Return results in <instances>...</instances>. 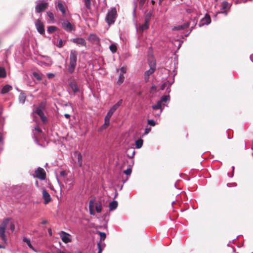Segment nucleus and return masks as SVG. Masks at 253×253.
Listing matches in <instances>:
<instances>
[{
	"instance_id": "1",
	"label": "nucleus",
	"mask_w": 253,
	"mask_h": 253,
	"mask_svg": "<svg viewBox=\"0 0 253 253\" xmlns=\"http://www.w3.org/2000/svg\"><path fill=\"white\" fill-rule=\"evenodd\" d=\"M78 52L75 50H71L69 56V64L67 70L70 74L74 72L77 62L78 59Z\"/></svg>"
},
{
	"instance_id": "2",
	"label": "nucleus",
	"mask_w": 253,
	"mask_h": 253,
	"mask_svg": "<svg viewBox=\"0 0 253 253\" xmlns=\"http://www.w3.org/2000/svg\"><path fill=\"white\" fill-rule=\"evenodd\" d=\"M169 100L170 97L169 95H164L161 97V99L157 102L156 104L152 105V108L154 110L158 109L160 110V113L158 114V116L162 112L165 106V103L169 101Z\"/></svg>"
},
{
	"instance_id": "3",
	"label": "nucleus",
	"mask_w": 253,
	"mask_h": 253,
	"mask_svg": "<svg viewBox=\"0 0 253 253\" xmlns=\"http://www.w3.org/2000/svg\"><path fill=\"white\" fill-rule=\"evenodd\" d=\"M117 17V10L115 7H113L109 10L106 17L105 21L109 26L114 24Z\"/></svg>"
},
{
	"instance_id": "4",
	"label": "nucleus",
	"mask_w": 253,
	"mask_h": 253,
	"mask_svg": "<svg viewBox=\"0 0 253 253\" xmlns=\"http://www.w3.org/2000/svg\"><path fill=\"white\" fill-rule=\"evenodd\" d=\"M45 108V104L43 102L40 103L39 106L36 108V110L34 111V112L36 113L39 116L41 120L43 123H45L47 122V118L44 115L43 111Z\"/></svg>"
},
{
	"instance_id": "5",
	"label": "nucleus",
	"mask_w": 253,
	"mask_h": 253,
	"mask_svg": "<svg viewBox=\"0 0 253 253\" xmlns=\"http://www.w3.org/2000/svg\"><path fill=\"white\" fill-rule=\"evenodd\" d=\"M9 218H5L0 226V238L5 243H6V238L5 235V228L8 224Z\"/></svg>"
},
{
	"instance_id": "6",
	"label": "nucleus",
	"mask_w": 253,
	"mask_h": 253,
	"mask_svg": "<svg viewBox=\"0 0 253 253\" xmlns=\"http://www.w3.org/2000/svg\"><path fill=\"white\" fill-rule=\"evenodd\" d=\"M61 23L62 28L67 32L75 30V27L68 20L61 19Z\"/></svg>"
},
{
	"instance_id": "7",
	"label": "nucleus",
	"mask_w": 253,
	"mask_h": 253,
	"mask_svg": "<svg viewBox=\"0 0 253 253\" xmlns=\"http://www.w3.org/2000/svg\"><path fill=\"white\" fill-rule=\"evenodd\" d=\"M122 102H123V100L120 99L117 103H116L115 104H114L110 108V109L109 110L107 115L105 116V118H106L107 120H108V119H110L113 114L121 105V104H122Z\"/></svg>"
},
{
	"instance_id": "8",
	"label": "nucleus",
	"mask_w": 253,
	"mask_h": 253,
	"mask_svg": "<svg viewBox=\"0 0 253 253\" xmlns=\"http://www.w3.org/2000/svg\"><path fill=\"white\" fill-rule=\"evenodd\" d=\"M35 174H36L35 176L41 180H44L45 178V177H46L45 172L44 170L41 167L38 168L35 170Z\"/></svg>"
},
{
	"instance_id": "9",
	"label": "nucleus",
	"mask_w": 253,
	"mask_h": 253,
	"mask_svg": "<svg viewBox=\"0 0 253 253\" xmlns=\"http://www.w3.org/2000/svg\"><path fill=\"white\" fill-rule=\"evenodd\" d=\"M58 234L64 243H68L71 242V239H70L71 235L63 231H61Z\"/></svg>"
},
{
	"instance_id": "10",
	"label": "nucleus",
	"mask_w": 253,
	"mask_h": 253,
	"mask_svg": "<svg viewBox=\"0 0 253 253\" xmlns=\"http://www.w3.org/2000/svg\"><path fill=\"white\" fill-rule=\"evenodd\" d=\"M35 26L37 31L40 34L42 35L44 34L45 30L44 25L40 20L38 19L35 21Z\"/></svg>"
},
{
	"instance_id": "11",
	"label": "nucleus",
	"mask_w": 253,
	"mask_h": 253,
	"mask_svg": "<svg viewBox=\"0 0 253 253\" xmlns=\"http://www.w3.org/2000/svg\"><path fill=\"white\" fill-rule=\"evenodd\" d=\"M150 69L145 72L144 76L146 80H148L149 76L151 75L154 71L155 68V63L153 62H149Z\"/></svg>"
},
{
	"instance_id": "12",
	"label": "nucleus",
	"mask_w": 253,
	"mask_h": 253,
	"mask_svg": "<svg viewBox=\"0 0 253 253\" xmlns=\"http://www.w3.org/2000/svg\"><path fill=\"white\" fill-rule=\"evenodd\" d=\"M48 6L47 2H42L37 4L35 7V10L37 12H41L44 11Z\"/></svg>"
},
{
	"instance_id": "13",
	"label": "nucleus",
	"mask_w": 253,
	"mask_h": 253,
	"mask_svg": "<svg viewBox=\"0 0 253 253\" xmlns=\"http://www.w3.org/2000/svg\"><path fill=\"white\" fill-rule=\"evenodd\" d=\"M72 41L77 45L85 46L86 42L85 40L82 38H76L72 40Z\"/></svg>"
},
{
	"instance_id": "14",
	"label": "nucleus",
	"mask_w": 253,
	"mask_h": 253,
	"mask_svg": "<svg viewBox=\"0 0 253 253\" xmlns=\"http://www.w3.org/2000/svg\"><path fill=\"white\" fill-rule=\"evenodd\" d=\"M211 22V17L208 14H206L205 16L201 19L200 21L199 26L201 27L204 25H208Z\"/></svg>"
},
{
	"instance_id": "15",
	"label": "nucleus",
	"mask_w": 253,
	"mask_h": 253,
	"mask_svg": "<svg viewBox=\"0 0 253 253\" xmlns=\"http://www.w3.org/2000/svg\"><path fill=\"white\" fill-rule=\"evenodd\" d=\"M42 197L45 204H47L51 201V198L49 194L46 190H42Z\"/></svg>"
},
{
	"instance_id": "16",
	"label": "nucleus",
	"mask_w": 253,
	"mask_h": 253,
	"mask_svg": "<svg viewBox=\"0 0 253 253\" xmlns=\"http://www.w3.org/2000/svg\"><path fill=\"white\" fill-rule=\"evenodd\" d=\"M88 40L95 44L99 43V39L95 34H90L88 37Z\"/></svg>"
},
{
	"instance_id": "17",
	"label": "nucleus",
	"mask_w": 253,
	"mask_h": 253,
	"mask_svg": "<svg viewBox=\"0 0 253 253\" xmlns=\"http://www.w3.org/2000/svg\"><path fill=\"white\" fill-rule=\"evenodd\" d=\"M94 200L91 199L89 202V213L92 215H95V211L94 210Z\"/></svg>"
},
{
	"instance_id": "18",
	"label": "nucleus",
	"mask_w": 253,
	"mask_h": 253,
	"mask_svg": "<svg viewBox=\"0 0 253 253\" xmlns=\"http://www.w3.org/2000/svg\"><path fill=\"white\" fill-rule=\"evenodd\" d=\"M57 7L59 10L62 12L63 15L66 14V7L61 1L57 3Z\"/></svg>"
},
{
	"instance_id": "19",
	"label": "nucleus",
	"mask_w": 253,
	"mask_h": 253,
	"mask_svg": "<svg viewBox=\"0 0 253 253\" xmlns=\"http://www.w3.org/2000/svg\"><path fill=\"white\" fill-rule=\"evenodd\" d=\"M23 241L27 244V245H28V246L29 247V248L30 249H31L32 250H33L35 252H36V253L38 252V251L36 250L33 247V246L32 245V244L31 243V241H30V240L29 239H28V238H27L26 237H24L23 239Z\"/></svg>"
},
{
	"instance_id": "20",
	"label": "nucleus",
	"mask_w": 253,
	"mask_h": 253,
	"mask_svg": "<svg viewBox=\"0 0 253 253\" xmlns=\"http://www.w3.org/2000/svg\"><path fill=\"white\" fill-rule=\"evenodd\" d=\"M74 155L75 156H77L78 164L80 167H82L83 165V157L82 154L77 151H75Z\"/></svg>"
},
{
	"instance_id": "21",
	"label": "nucleus",
	"mask_w": 253,
	"mask_h": 253,
	"mask_svg": "<svg viewBox=\"0 0 253 253\" xmlns=\"http://www.w3.org/2000/svg\"><path fill=\"white\" fill-rule=\"evenodd\" d=\"M149 22H145L143 24H141L139 27V30L140 32H143L144 30H147L149 28Z\"/></svg>"
},
{
	"instance_id": "22",
	"label": "nucleus",
	"mask_w": 253,
	"mask_h": 253,
	"mask_svg": "<svg viewBox=\"0 0 253 253\" xmlns=\"http://www.w3.org/2000/svg\"><path fill=\"white\" fill-rule=\"evenodd\" d=\"M12 89V86L9 84L4 85L1 90L2 94H5Z\"/></svg>"
},
{
	"instance_id": "23",
	"label": "nucleus",
	"mask_w": 253,
	"mask_h": 253,
	"mask_svg": "<svg viewBox=\"0 0 253 253\" xmlns=\"http://www.w3.org/2000/svg\"><path fill=\"white\" fill-rule=\"evenodd\" d=\"M118 207V202L117 201H113L111 202L109 205V210L113 211L116 209Z\"/></svg>"
},
{
	"instance_id": "24",
	"label": "nucleus",
	"mask_w": 253,
	"mask_h": 253,
	"mask_svg": "<svg viewBox=\"0 0 253 253\" xmlns=\"http://www.w3.org/2000/svg\"><path fill=\"white\" fill-rule=\"evenodd\" d=\"M70 86L71 87L72 90L75 93L79 91L78 87L75 82H71L70 83Z\"/></svg>"
},
{
	"instance_id": "25",
	"label": "nucleus",
	"mask_w": 253,
	"mask_h": 253,
	"mask_svg": "<svg viewBox=\"0 0 253 253\" xmlns=\"http://www.w3.org/2000/svg\"><path fill=\"white\" fill-rule=\"evenodd\" d=\"M189 26V23H187L183 25L177 26L174 27L172 29L173 30H180L187 28Z\"/></svg>"
},
{
	"instance_id": "26",
	"label": "nucleus",
	"mask_w": 253,
	"mask_h": 253,
	"mask_svg": "<svg viewBox=\"0 0 253 253\" xmlns=\"http://www.w3.org/2000/svg\"><path fill=\"white\" fill-rule=\"evenodd\" d=\"M143 145V140L142 139H139L135 141L136 148L139 149L142 147Z\"/></svg>"
},
{
	"instance_id": "27",
	"label": "nucleus",
	"mask_w": 253,
	"mask_h": 253,
	"mask_svg": "<svg viewBox=\"0 0 253 253\" xmlns=\"http://www.w3.org/2000/svg\"><path fill=\"white\" fill-rule=\"evenodd\" d=\"M32 75L34 78H36L38 81H41L42 79L41 74L38 72H34Z\"/></svg>"
},
{
	"instance_id": "28",
	"label": "nucleus",
	"mask_w": 253,
	"mask_h": 253,
	"mask_svg": "<svg viewBox=\"0 0 253 253\" xmlns=\"http://www.w3.org/2000/svg\"><path fill=\"white\" fill-rule=\"evenodd\" d=\"M152 13H152V11H150L147 13H146V14L145 16V21L146 22H150L151 17L152 15Z\"/></svg>"
},
{
	"instance_id": "29",
	"label": "nucleus",
	"mask_w": 253,
	"mask_h": 253,
	"mask_svg": "<svg viewBox=\"0 0 253 253\" xmlns=\"http://www.w3.org/2000/svg\"><path fill=\"white\" fill-rule=\"evenodd\" d=\"M25 99H26V96L25 95L24 93H20L19 96V102L22 103V104H23L25 101Z\"/></svg>"
},
{
	"instance_id": "30",
	"label": "nucleus",
	"mask_w": 253,
	"mask_h": 253,
	"mask_svg": "<svg viewBox=\"0 0 253 253\" xmlns=\"http://www.w3.org/2000/svg\"><path fill=\"white\" fill-rule=\"evenodd\" d=\"M124 79H125L124 76L122 74H120L118 80L117 81V84L119 85L121 84L124 82Z\"/></svg>"
},
{
	"instance_id": "31",
	"label": "nucleus",
	"mask_w": 253,
	"mask_h": 253,
	"mask_svg": "<svg viewBox=\"0 0 253 253\" xmlns=\"http://www.w3.org/2000/svg\"><path fill=\"white\" fill-rule=\"evenodd\" d=\"M6 76V71L4 68L0 67V78H4Z\"/></svg>"
},
{
	"instance_id": "32",
	"label": "nucleus",
	"mask_w": 253,
	"mask_h": 253,
	"mask_svg": "<svg viewBox=\"0 0 253 253\" xmlns=\"http://www.w3.org/2000/svg\"><path fill=\"white\" fill-rule=\"evenodd\" d=\"M135 155V151L133 149L128 150L127 156L129 158H133Z\"/></svg>"
},
{
	"instance_id": "33",
	"label": "nucleus",
	"mask_w": 253,
	"mask_h": 253,
	"mask_svg": "<svg viewBox=\"0 0 253 253\" xmlns=\"http://www.w3.org/2000/svg\"><path fill=\"white\" fill-rule=\"evenodd\" d=\"M104 121H105L104 124L101 126L102 129L106 128L110 124V119H108V120H107L106 118L105 117Z\"/></svg>"
},
{
	"instance_id": "34",
	"label": "nucleus",
	"mask_w": 253,
	"mask_h": 253,
	"mask_svg": "<svg viewBox=\"0 0 253 253\" xmlns=\"http://www.w3.org/2000/svg\"><path fill=\"white\" fill-rule=\"evenodd\" d=\"M56 29H57V28L55 26H49L47 28V32L49 33H52L54 32L55 31H56Z\"/></svg>"
},
{
	"instance_id": "35",
	"label": "nucleus",
	"mask_w": 253,
	"mask_h": 253,
	"mask_svg": "<svg viewBox=\"0 0 253 253\" xmlns=\"http://www.w3.org/2000/svg\"><path fill=\"white\" fill-rule=\"evenodd\" d=\"M171 84L172 83H170L169 81L165 82L162 84L161 86V89L163 90L167 86L169 87L171 85Z\"/></svg>"
},
{
	"instance_id": "36",
	"label": "nucleus",
	"mask_w": 253,
	"mask_h": 253,
	"mask_svg": "<svg viewBox=\"0 0 253 253\" xmlns=\"http://www.w3.org/2000/svg\"><path fill=\"white\" fill-rule=\"evenodd\" d=\"M109 48L112 53H115L117 51V46L115 44H111L109 46Z\"/></svg>"
},
{
	"instance_id": "37",
	"label": "nucleus",
	"mask_w": 253,
	"mask_h": 253,
	"mask_svg": "<svg viewBox=\"0 0 253 253\" xmlns=\"http://www.w3.org/2000/svg\"><path fill=\"white\" fill-rule=\"evenodd\" d=\"M95 210H96V212L98 213H100L101 212L102 207H101V204H96V205L95 206Z\"/></svg>"
},
{
	"instance_id": "38",
	"label": "nucleus",
	"mask_w": 253,
	"mask_h": 253,
	"mask_svg": "<svg viewBox=\"0 0 253 253\" xmlns=\"http://www.w3.org/2000/svg\"><path fill=\"white\" fill-rule=\"evenodd\" d=\"M84 5H85V7L87 9H89L90 8V5H91L90 0H84Z\"/></svg>"
},
{
	"instance_id": "39",
	"label": "nucleus",
	"mask_w": 253,
	"mask_h": 253,
	"mask_svg": "<svg viewBox=\"0 0 253 253\" xmlns=\"http://www.w3.org/2000/svg\"><path fill=\"white\" fill-rule=\"evenodd\" d=\"M101 241H104L106 238V234L104 232H98Z\"/></svg>"
},
{
	"instance_id": "40",
	"label": "nucleus",
	"mask_w": 253,
	"mask_h": 253,
	"mask_svg": "<svg viewBox=\"0 0 253 253\" xmlns=\"http://www.w3.org/2000/svg\"><path fill=\"white\" fill-rule=\"evenodd\" d=\"M47 15L52 21L53 22L54 21V17L52 12L48 11L47 12Z\"/></svg>"
},
{
	"instance_id": "41",
	"label": "nucleus",
	"mask_w": 253,
	"mask_h": 253,
	"mask_svg": "<svg viewBox=\"0 0 253 253\" xmlns=\"http://www.w3.org/2000/svg\"><path fill=\"white\" fill-rule=\"evenodd\" d=\"M229 7V3L226 1H224L222 3V9H225Z\"/></svg>"
},
{
	"instance_id": "42",
	"label": "nucleus",
	"mask_w": 253,
	"mask_h": 253,
	"mask_svg": "<svg viewBox=\"0 0 253 253\" xmlns=\"http://www.w3.org/2000/svg\"><path fill=\"white\" fill-rule=\"evenodd\" d=\"M104 247H101V245L100 243H97V249H98V253H101Z\"/></svg>"
},
{
	"instance_id": "43",
	"label": "nucleus",
	"mask_w": 253,
	"mask_h": 253,
	"mask_svg": "<svg viewBox=\"0 0 253 253\" xmlns=\"http://www.w3.org/2000/svg\"><path fill=\"white\" fill-rule=\"evenodd\" d=\"M131 172H132V170L130 168H128L124 171V173L127 175H130V174L131 173Z\"/></svg>"
},
{
	"instance_id": "44",
	"label": "nucleus",
	"mask_w": 253,
	"mask_h": 253,
	"mask_svg": "<svg viewBox=\"0 0 253 253\" xmlns=\"http://www.w3.org/2000/svg\"><path fill=\"white\" fill-rule=\"evenodd\" d=\"M148 125H150L151 126H155L156 125L155 122L153 120H148Z\"/></svg>"
},
{
	"instance_id": "45",
	"label": "nucleus",
	"mask_w": 253,
	"mask_h": 253,
	"mask_svg": "<svg viewBox=\"0 0 253 253\" xmlns=\"http://www.w3.org/2000/svg\"><path fill=\"white\" fill-rule=\"evenodd\" d=\"M126 72V68L125 67H123L120 69V74H122L124 75Z\"/></svg>"
},
{
	"instance_id": "46",
	"label": "nucleus",
	"mask_w": 253,
	"mask_h": 253,
	"mask_svg": "<svg viewBox=\"0 0 253 253\" xmlns=\"http://www.w3.org/2000/svg\"><path fill=\"white\" fill-rule=\"evenodd\" d=\"M67 172L65 170H62L60 172V175L61 176L64 177L67 175Z\"/></svg>"
},
{
	"instance_id": "47",
	"label": "nucleus",
	"mask_w": 253,
	"mask_h": 253,
	"mask_svg": "<svg viewBox=\"0 0 253 253\" xmlns=\"http://www.w3.org/2000/svg\"><path fill=\"white\" fill-rule=\"evenodd\" d=\"M10 229L11 230L12 232L14 231L15 229V226L13 223L11 222L10 223Z\"/></svg>"
},
{
	"instance_id": "48",
	"label": "nucleus",
	"mask_w": 253,
	"mask_h": 253,
	"mask_svg": "<svg viewBox=\"0 0 253 253\" xmlns=\"http://www.w3.org/2000/svg\"><path fill=\"white\" fill-rule=\"evenodd\" d=\"M47 76L48 78H49V79L50 78H53L55 76L54 74H53V73H48L47 74Z\"/></svg>"
},
{
	"instance_id": "49",
	"label": "nucleus",
	"mask_w": 253,
	"mask_h": 253,
	"mask_svg": "<svg viewBox=\"0 0 253 253\" xmlns=\"http://www.w3.org/2000/svg\"><path fill=\"white\" fill-rule=\"evenodd\" d=\"M35 131H36L38 133H41L42 132V130L39 128V126H36L35 128Z\"/></svg>"
},
{
	"instance_id": "50",
	"label": "nucleus",
	"mask_w": 253,
	"mask_h": 253,
	"mask_svg": "<svg viewBox=\"0 0 253 253\" xmlns=\"http://www.w3.org/2000/svg\"><path fill=\"white\" fill-rule=\"evenodd\" d=\"M150 130H151V128L150 127L145 128L144 134H147L150 131Z\"/></svg>"
},
{
	"instance_id": "51",
	"label": "nucleus",
	"mask_w": 253,
	"mask_h": 253,
	"mask_svg": "<svg viewBox=\"0 0 253 253\" xmlns=\"http://www.w3.org/2000/svg\"><path fill=\"white\" fill-rule=\"evenodd\" d=\"M62 46H63V42H62V40H60V41H59L58 46L59 47H62Z\"/></svg>"
},
{
	"instance_id": "52",
	"label": "nucleus",
	"mask_w": 253,
	"mask_h": 253,
	"mask_svg": "<svg viewBox=\"0 0 253 253\" xmlns=\"http://www.w3.org/2000/svg\"><path fill=\"white\" fill-rule=\"evenodd\" d=\"M48 232L50 236H52V230L51 228L48 229Z\"/></svg>"
},
{
	"instance_id": "53",
	"label": "nucleus",
	"mask_w": 253,
	"mask_h": 253,
	"mask_svg": "<svg viewBox=\"0 0 253 253\" xmlns=\"http://www.w3.org/2000/svg\"><path fill=\"white\" fill-rule=\"evenodd\" d=\"M146 0H140V4L143 5L144 4V3L145 2Z\"/></svg>"
},
{
	"instance_id": "54",
	"label": "nucleus",
	"mask_w": 253,
	"mask_h": 253,
	"mask_svg": "<svg viewBox=\"0 0 253 253\" xmlns=\"http://www.w3.org/2000/svg\"><path fill=\"white\" fill-rule=\"evenodd\" d=\"M64 116L66 119H69L70 117V115L68 114H65Z\"/></svg>"
},
{
	"instance_id": "55",
	"label": "nucleus",
	"mask_w": 253,
	"mask_h": 253,
	"mask_svg": "<svg viewBox=\"0 0 253 253\" xmlns=\"http://www.w3.org/2000/svg\"><path fill=\"white\" fill-rule=\"evenodd\" d=\"M3 138L1 133H0V143L2 142Z\"/></svg>"
},
{
	"instance_id": "56",
	"label": "nucleus",
	"mask_w": 253,
	"mask_h": 253,
	"mask_svg": "<svg viewBox=\"0 0 253 253\" xmlns=\"http://www.w3.org/2000/svg\"><path fill=\"white\" fill-rule=\"evenodd\" d=\"M48 61L49 62V63L47 64V66H50L51 65L52 63H51V61L50 60V59H48Z\"/></svg>"
},
{
	"instance_id": "57",
	"label": "nucleus",
	"mask_w": 253,
	"mask_h": 253,
	"mask_svg": "<svg viewBox=\"0 0 253 253\" xmlns=\"http://www.w3.org/2000/svg\"><path fill=\"white\" fill-rule=\"evenodd\" d=\"M47 222V221L44 220L42 221V224H46Z\"/></svg>"
},
{
	"instance_id": "58",
	"label": "nucleus",
	"mask_w": 253,
	"mask_h": 253,
	"mask_svg": "<svg viewBox=\"0 0 253 253\" xmlns=\"http://www.w3.org/2000/svg\"><path fill=\"white\" fill-rule=\"evenodd\" d=\"M220 13H224L226 15L227 14V12L226 11H223V12H221Z\"/></svg>"
},
{
	"instance_id": "59",
	"label": "nucleus",
	"mask_w": 253,
	"mask_h": 253,
	"mask_svg": "<svg viewBox=\"0 0 253 253\" xmlns=\"http://www.w3.org/2000/svg\"><path fill=\"white\" fill-rule=\"evenodd\" d=\"M1 248H5V247L4 246H1V245H0V249H1Z\"/></svg>"
},
{
	"instance_id": "60",
	"label": "nucleus",
	"mask_w": 253,
	"mask_h": 253,
	"mask_svg": "<svg viewBox=\"0 0 253 253\" xmlns=\"http://www.w3.org/2000/svg\"><path fill=\"white\" fill-rule=\"evenodd\" d=\"M154 2H155V1H154V0H152V3L153 4H154Z\"/></svg>"
},
{
	"instance_id": "61",
	"label": "nucleus",
	"mask_w": 253,
	"mask_h": 253,
	"mask_svg": "<svg viewBox=\"0 0 253 253\" xmlns=\"http://www.w3.org/2000/svg\"><path fill=\"white\" fill-rule=\"evenodd\" d=\"M232 168H233V169L234 170V167H232Z\"/></svg>"
},
{
	"instance_id": "62",
	"label": "nucleus",
	"mask_w": 253,
	"mask_h": 253,
	"mask_svg": "<svg viewBox=\"0 0 253 253\" xmlns=\"http://www.w3.org/2000/svg\"><path fill=\"white\" fill-rule=\"evenodd\" d=\"M79 253H81V252H80Z\"/></svg>"
}]
</instances>
